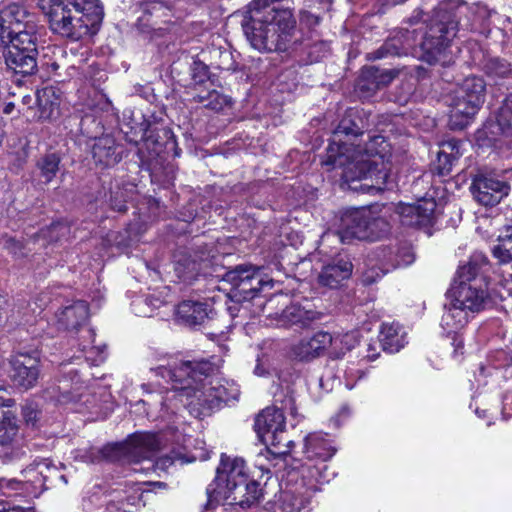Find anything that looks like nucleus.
<instances>
[{
  "instance_id": "obj_29",
  "label": "nucleus",
  "mask_w": 512,
  "mask_h": 512,
  "mask_svg": "<svg viewBox=\"0 0 512 512\" xmlns=\"http://www.w3.org/2000/svg\"><path fill=\"white\" fill-rule=\"evenodd\" d=\"M5 389L0 386V393ZM15 400L12 398H5L0 394V446H7L12 443L18 433V424L15 414L10 410L4 408L12 407Z\"/></svg>"
},
{
  "instance_id": "obj_55",
  "label": "nucleus",
  "mask_w": 512,
  "mask_h": 512,
  "mask_svg": "<svg viewBox=\"0 0 512 512\" xmlns=\"http://www.w3.org/2000/svg\"><path fill=\"white\" fill-rule=\"evenodd\" d=\"M216 495H214L212 498H211V501H210V497L208 496V500H207V503L204 507V511L203 512H212V508L215 507V505L219 502V500L222 499V497H215Z\"/></svg>"
},
{
  "instance_id": "obj_60",
  "label": "nucleus",
  "mask_w": 512,
  "mask_h": 512,
  "mask_svg": "<svg viewBox=\"0 0 512 512\" xmlns=\"http://www.w3.org/2000/svg\"><path fill=\"white\" fill-rule=\"evenodd\" d=\"M58 481H62L64 484H67V478L64 474L60 473V477L58 478Z\"/></svg>"
},
{
  "instance_id": "obj_4",
  "label": "nucleus",
  "mask_w": 512,
  "mask_h": 512,
  "mask_svg": "<svg viewBox=\"0 0 512 512\" xmlns=\"http://www.w3.org/2000/svg\"><path fill=\"white\" fill-rule=\"evenodd\" d=\"M487 265V257L476 252L458 268L441 318V326L448 334L461 330L475 314L492 305L488 284L482 275Z\"/></svg>"
},
{
  "instance_id": "obj_1",
  "label": "nucleus",
  "mask_w": 512,
  "mask_h": 512,
  "mask_svg": "<svg viewBox=\"0 0 512 512\" xmlns=\"http://www.w3.org/2000/svg\"><path fill=\"white\" fill-rule=\"evenodd\" d=\"M359 122L361 120L352 110L340 120L322 161L323 165L341 168L344 183L354 190L357 187L351 185L353 182L376 179L378 183V180L386 179L388 170L385 156L389 145L385 138L381 135L369 136L365 146L360 147L355 142L363 134Z\"/></svg>"
},
{
  "instance_id": "obj_37",
  "label": "nucleus",
  "mask_w": 512,
  "mask_h": 512,
  "mask_svg": "<svg viewBox=\"0 0 512 512\" xmlns=\"http://www.w3.org/2000/svg\"><path fill=\"white\" fill-rule=\"evenodd\" d=\"M43 466H45V459L37 458L21 471L23 480L33 487L35 494L46 490Z\"/></svg>"
},
{
  "instance_id": "obj_21",
  "label": "nucleus",
  "mask_w": 512,
  "mask_h": 512,
  "mask_svg": "<svg viewBox=\"0 0 512 512\" xmlns=\"http://www.w3.org/2000/svg\"><path fill=\"white\" fill-rule=\"evenodd\" d=\"M400 73L399 69H379L375 66L362 70L357 89L363 97L372 96L377 90L389 85Z\"/></svg>"
},
{
  "instance_id": "obj_22",
  "label": "nucleus",
  "mask_w": 512,
  "mask_h": 512,
  "mask_svg": "<svg viewBox=\"0 0 512 512\" xmlns=\"http://www.w3.org/2000/svg\"><path fill=\"white\" fill-rule=\"evenodd\" d=\"M353 264L347 255H339L324 265L318 275L320 285L335 289L352 275Z\"/></svg>"
},
{
  "instance_id": "obj_40",
  "label": "nucleus",
  "mask_w": 512,
  "mask_h": 512,
  "mask_svg": "<svg viewBox=\"0 0 512 512\" xmlns=\"http://www.w3.org/2000/svg\"><path fill=\"white\" fill-rule=\"evenodd\" d=\"M462 97H467L470 100L478 99L479 102L484 103L485 97V83L481 77L471 76L467 77L461 86L456 91Z\"/></svg>"
},
{
  "instance_id": "obj_49",
  "label": "nucleus",
  "mask_w": 512,
  "mask_h": 512,
  "mask_svg": "<svg viewBox=\"0 0 512 512\" xmlns=\"http://www.w3.org/2000/svg\"><path fill=\"white\" fill-rule=\"evenodd\" d=\"M44 469V482L46 483V490L53 486L58 482V478L60 477V470L58 467L53 465L51 461L45 459V466L42 467Z\"/></svg>"
},
{
  "instance_id": "obj_45",
  "label": "nucleus",
  "mask_w": 512,
  "mask_h": 512,
  "mask_svg": "<svg viewBox=\"0 0 512 512\" xmlns=\"http://www.w3.org/2000/svg\"><path fill=\"white\" fill-rule=\"evenodd\" d=\"M1 243L3 249L16 260L25 258L28 255L25 244L21 239L5 234L1 238Z\"/></svg>"
},
{
  "instance_id": "obj_42",
  "label": "nucleus",
  "mask_w": 512,
  "mask_h": 512,
  "mask_svg": "<svg viewBox=\"0 0 512 512\" xmlns=\"http://www.w3.org/2000/svg\"><path fill=\"white\" fill-rule=\"evenodd\" d=\"M160 298L155 294L138 298L132 302V308L136 315L141 317H153L158 314Z\"/></svg>"
},
{
  "instance_id": "obj_64",
  "label": "nucleus",
  "mask_w": 512,
  "mask_h": 512,
  "mask_svg": "<svg viewBox=\"0 0 512 512\" xmlns=\"http://www.w3.org/2000/svg\"><path fill=\"white\" fill-rule=\"evenodd\" d=\"M375 354H368L367 357L370 358V359H374L375 358Z\"/></svg>"
},
{
  "instance_id": "obj_48",
  "label": "nucleus",
  "mask_w": 512,
  "mask_h": 512,
  "mask_svg": "<svg viewBox=\"0 0 512 512\" xmlns=\"http://www.w3.org/2000/svg\"><path fill=\"white\" fill-rule=\"evenodd\" d=\"M165 139V143L162 145V154L167 156L177 157L179 156V148L175 140V136L170 129H162V140Z\"/></svg>"
},
{
  "instance_id": "obj_56",
  "label": "nucleus",
  "mask_w": 512,
  "mask_h": 512,
  "mask_svg": "<svg viewBox=\"0 0 512 512\" xmlns=\"http://www.w3.org/2000/svg\"><path fill=\"white\" fill-rule=\"evenodd\" d=\"M85 348H86V347L84 346V347L80 350V354H79V355H73V356L69 357V358L67 359V361H68L69 363H73L74 361H81L82 359H84L85 357H84V355H83V352H84Z\"/></svg>"
},
{
  "instance_id": "obj_39",
  "label": "nucleus",
  "mask_w": 512,
  "mask_h": 512,
  "mask_svg": "<svg viewBox=\"0 0 512 512\" xmlns=\"http://www.w3.org/2000/svg\"><path fill=\"white\" fill-rule=\"evenodd\" d=\"M36 101L40 119H51L54 117L55 112L58 111L59 101L55 97L52 89L45 88L41 91H37Z\"/></svg>"
},
{
  "instance_id": "obj_51",
  "label": "nucleus",
  "mask_w": 512,
  "mask_h": 512,
  "mask_svg": "<svg viewBox=\"0 0 512 512\" xmlns=\"http://www.w3.org/2000/svg\"><path fill=\"white\" fill-rule=\"evenodd\" d=\"M320 18L308 11L300 12V23L307 26L308 28L315 27L319 24Z\"/></svg>"
},
{
  "instance_id": "obj_35",
  "label": "nucleus",
  "mask_w": 512,
  "mask_h": 512,
  "mask_svg": "<svg viewBox=\"0 0 512 512\" xmlns=\"http://www.w3.org/2000/svg\"><path fill=\"white\" fill-rule=\"evenodd\" d=\"M231 495L228 500L230 504L249 507L259 501L262 496V490L256 481L247 480L244 484L240 485L235 492H232Z\"/></svg>"
},
{
  "instance_id": "obj_47",
  "label": "nucleus",
  "mask_w": 512,
  "mask_h": 512,
  "mask_svg": "<svg viewBox=\"0 0 512 512\" xmlns=\"http://www.w3.org/2000/svg\"><path fill=\"white\" fill-rule=\"evenodd\" d=\"M41 411L35 403H26L22 406V417L25 424L31 428H37L40 420Z\"/></svg>"
},
{
  "instance_id": "obj_5",
  "label": "nucleus",
  "mask_w": 512,
  "mask_h": 512,
  "mask_svg": "<svg viewBox=\"0 0 512 512\" xmlns=\"http://www.w3.org/2000/svg\"><path fill=\"white\" fill-rule=\"evenodd\" d=\"M241 26L250 45L259 52H284L296 34L292 9L276 5L273 0H253Z\"/></svg>"
},
{
  "instance_id": "obj_3",
  "label": "nucleus",
  "mask_w": 512,
  "mask_h": 512,
  "mask_svg": "<svg viewBox=\"0 0 512 512\" xmlns=\"http://www.w3.org/2000/svg\"><path fill=\"white\" fill-rule=\"evenodd\" d=\"M214 370L210 361L201 359L180 361L166 371L179 400L196 418L211 415L222 402L236 400L239 396L237 388H229L211 378Z\"/></svg>"
},
{
  "instance_id": "obj_44",
  "label": "nucleus",
  "mask_w": 512,
  "mask_h": 512,
  "mask_svg": "<svg viewBox=\"0 0 512 512\" xmlns=\"http://www.w3.org/2000/svg\"><path fill=\"white\" fill-rule=\"evenodd\" d=\"M132 190L124 187L116 186L110 190L109 207L118 213L124 214L127 212V202L131 198Z\"/></svg>"
},
{
  "instance_id": "obj_26",
  "label": "nucleus",
  "mask_w": 512,
  "mask_h": 512,
  "mask_svg": "<svg viewBox=\"0 0 512 512\" xmlns=\"http://www.w3.org/2000/svg\"><path fill=\"white\" fill-rule=\"evenodd\" d=\"M175 320L183 325L195 327L201 325L206 319L213 317V310L202 302L185 300L176 306Z\"/></svg>"
},
{
  "instance_id": "obj_17",
  "label": "nucleus",
  "mask_w": 512,
  "mask_h": 512,
  "mask_svg": "<svg viewBox=\"0 0 512 512\" xmlns=\"http://www.w3.org/2000/svg\"><path fill=\"white\" fill-rule=\"evenodd\" d=\"M470 190L481 205L495 206L509 194L510 185L493 174L479 173L474 176Z\"/></svg>"
},
{
  "instance_id": "obj_13",
  "label": "nucleus",
  "mask_w": 512,
  "mask_h": 512,
  "mask_svg": "<svg viewBox=\"0 0 512 512\" xmlns=\"http://www.w3.org/2000/svg\"><path fill=\"white\" fill-rule=\"evenodd\" d=\"M223 280L231 284L235 289L234 297H239L238 301L251 300L258 296L260 292L272 289V279H265L262 276L260 268L252 265H238L228 270L223 275Z\"/></svg>"
},
{
  "instance_id": "obj_18",
  "label": "nucleus",
  "mask_w": 512,
  "mask_h": 512,
  "mask_svg": "<svg viewBox=\"0 0 512 512\" xmlns=\"http://www.w3.org/2000/svg\"><path fill=\"white\" fill-rule=\"evenodd\" d=\"M337 340L338 338H334L330 333L320 331L293 344L290 355L296 360L309 362L322 356L329 346L336 344Z\"/></svg>"
},
{
  "instance_id": "obj_12",
  "label": "nucleus",
  "mask_w": 512,
  "mask_h": 512,
  "mask_svg": "<svg viewBox=\"0 0 512 512\" xmlns=\"http://www.w3.org/2000/svg\"><path fill=\"white\" fill-rule=\"evenodd\" d=\"M247 479L245 461L242 458H231L222 454L215 480L207 487V495L210 499L216 495V498L222 497V500L228 501L232 492H235Z\"/></svg>"
},
{
  "instance_id": "obj_36",
  "label": "nucleus",
  "mask_w": 512,
  "mask_h": 512,
  "mask_svg": "<svg viewBox=\"0 0 512 512\" xmlns=\"http://www.w3.org/2000/svg\"><path fill=\"white\" fill-rule=\"evenodd\" d=\"M139 224L129 223L123 230L111 232L107 235L108 242L117 249L124 251L130 248L135 242L139 241Z\"/></svg>"
},
{
  "instance_id": "obj_15",
  "label": "nucleus",
  "mask_w": 512,
  "mask_h": 512,
  "mask_svg": "<svg viewBox=\"0 0 512 512\" xmlns=\"http://www.w3.org/2000/svg\"><path fill=\"white\" fill-rule=\"evenodd\" d=\"M169 421L165 427H162V469H166L171 465H183L188 462L185 459V435L179 431L177 424L178 417L175 412L166 413Z\"/></svg>"
},
{
  "instance_id": "obj_31",
  "label": "nucleus",
  "mask_w": 512,
  "mask_h": 512,
  "mask_svg": "<svg viewBox=\"0 0 512 512\" xmlns=\"http://www.w3.org/2000/svg\"><path fill=\"white\" fill-rule=\"evenodd\" d=\"M461 141L450 139L442 143L441 150L437 153L434 163V171L439 176H447L451 173L454 163L461 156Z\"/></svg>"
},
{
  "instance_id": "obj_33",
  "label": "nucleus",
  "mask_w": 512,
  "mask_h": 512,
  "mask_svg": "<svg viewBox=\"0 0 512 512\" xmlns=\"http://www.w3.org/2000/svg\"><path fill=\"white\" fill-rule=\"evenodd\" d=\"M365 213L367 218H370L368 222V240L375 241L389 233L390 224L387 220V211L384 206L374 205L365 208Z\"/></svg>"
},
{
  "instance_id": "obj_20",
  "label": "nucleus",
  "mask_w": 512,
  "mask_h": 512,
  "mask_svg": "<svg viewBox=\"0 0 512 512\" xmlns=\"http://www.w3.org/2000/svg\"><path fill=\"white\" fill-rule=\"evenodd\" d=\"M91 154L97 166L109 168L122 160L124 147L113 136L106 134L93 139Z\"/></svg>"
},
{
  "instance_id": "obj_62",
  "label": "nucleus",
  "mask_w": 512,
  "mask_h": 512,
  "mask_svg": "<svg viewBox=\"0 0 512 512\" xmlns=\"http://www.w3.org/2000/svg\"><path fill=\"white\" fill-rule=\"evenodd\" d=\"M228 309H229V311H230V314H231L232 316H234V315H235V311H236V307H229Z\"/></svg>"
},
{
  "instance_id": "obj_57",
  "label": "nucleus",
  "mask_w": 512,
  "mask_h": 512,
  "mask_svg": "<svg viewBox=\"0 0 512 512\" xmlns=\"http://www.w3.org/2000/svg\"><path fill=\"white\" fill-rule=\"evenodd\" d=\"M15 108V105L13 102H8L5 104L4 108H3V113L6 114V115H9L12 113V111L14 110Z\"/></svg>"
},
{
  "instance_id": "obj_38",
  "label": "nucleus",
  "mask_w": 512,
  "mask_h": 512,
  "mask_svg": "<svg viewBox=\"0 0 512 512\" xmlns=\"http://www.w3.org/2000/svg\"><path fill=\"white\" fill-rule=\"evenodd\" d=\"M498 243L493 247L492 254L501 264L512 262V226H506L500 232Z\"/></svg>"
},
{
  "instance_id": "obj_43",
  "label": "nucleus",
  "mask_w": 512,
  "mask_h": 512,
  "mask_svg": "<svg viewBox=\"0 0 512 512\" xmlns=\"http://www.w3.org/2000/svg\"><path fill=\"white\" fill-rule=\"evenodd\" d=\"M40 234L48 242H58L70 234V225L65 220L53 221L49 226L41 229Z\"/></svg>"
},
{
  "instance_id": "obj_30",
  "label": "nucleus",
  "mask_w": 512,
  "mask_h": 512,
  "mask_svg": "<svg viewBox=\"0 0 512 512\" xmlns=\"http://www.w3.org/2000/svg\"><path fill=\"white\" fill-rule=\"evenodd\" d=\"M61 154L57 151H47L39 156L35 163V176L41 184L51 183L60 171Z\"/></svg>"
},
{
  "instance_id": "obj_8",
  "label": "nucleus",
  "mask_w": 512,
  "mask_h": 512,
  "mask_svg": "<svg viewBox=\"0 0 512 512\" xmlns=\"http://www.w3.org/2000/svg\"><path fill=\"white\" fill-rule=\"evenodd\" d=\"M336 452L332 441L324 433H312L305 438V453L307 458L319 459V465H306L302 468L303 486L294 491L285 492L284 503L287 512H299L305 508L312 495L318 491L317 483L328 482L326 475L327 465L324 463L331 459Z\"/></svg>"
},
{
  "instance_id": "obj_25",
  "label": "nucleus",
  "mask_w": 512,
  "mask_h": 512,
  "mask_svg": "<svg viewBox=\"0 0 512 512\" xmlns=\"http://www.w3.org/2000/svg\"><path fill=\"white\" fill-rule=\"evenodd\" d=\"M436 201L424 198L416 203L407 204L400 208L401 221L408 226H424L431 223L436 209Z\"/></svg>"
},
{
  "instance_id": "obj_46",
  "label": "nucleus",
  "mask_w": 512,
  "mask_h": 512,
  "mask_svg": "<svg viewBox=\"0 0 512 512\" xmlns=\"http://www.w3.org/2000/svg\"><path fill=\"white\" fill-rule=\"evenodd\" d=\"M486 74L491 78H505L510 72V64L499 58H491L484 64Z\"/></svg>"
},
{
  "instance_id": "obj_23",
  "label": "nucleus",
  "mask_w": 512,
  "mask_h": 512,
  "mask_svg": "<svg viewBox=\"0 0 512 512\" xmlns=\"http://www.w3.org/2000/svg\"><path fill=\"white\" fill-rule=\"evenodd\" d=\"M487 129L495 141L512 149V93L505 98L495 120L489 123Z\"/></svg>"
},
{
  "instance_id": "obj_24",
  "label": "nucleus",
  "mask_w": 512,
  "mask_h": 512,
  "mask_svg": "<svg viewBox=\"0 0 512 512\" xmlns=\"http://www.w3.org/2000/svg\"><path fill=\"white\" fill-rule=\"evenodd\" d=\"M365 208L346 212L341 218L340 238L343 242L352 239L368 240V222Z\"/></svg>"
},
{
  "instance_id": "obj_16",
  "label": "nucleus",
  "mask_w": 512,
  "mask_h": 512,
  "mask_svg": "<svg viewBox=\"0 0 512 512\" xmlns=\"http://www.w3.org/2000/svg\"><path fill=\"white\" fill-rule=\"evenodd\" d=\"M376 258L380 262V266L378 268L373 267L363 273V283L365 285L375 283L393 269L410 265L414 261V253L406 246L397 249L382 248L376 253Z\"/></svg>"
},
{
  "instance_id": "obj_53",
  "label": "nucleus",
  "mask_w": 512,
  "mask_h": 512,
  "mask_svg": "<svg viewBox=\"0 0 512 512\" xmlns=\"http://www.w3.org/2000/svg\"><path fill=\"white\" fill-rule=\"evenodd\" d=\"M146 148L149 150L150 155L153 154L157 157L160 152L158 151V141L157 139H153L152 136H149L145 139Z\"/></svg>"
},
{
  "instance_id": "obj_10",
  "label": "nucleus",
  "mask_w": 512,
  "mask_h": 512,
  "mask_svg": "<svg viewBox=\"0 0 512 512\" xmlns=\"http://www.w3.org/2000/svg\"><path fill=\"white\" fill-rule=\"evenodd\" d=\"M160 436L157 432H135L123 442L114 443L105 448V456L111 460L140 462L151 460L158 464L160 460Z\"/></svg>"
},
{
  "instance_id": "obj_2",
  "label": "nucleus",
  "mask_w": 512,
  "mask_h": 512,
  "mask_svg": "<svg viewBox=\"0 0 512 512\" xmlns=\"http://www.w3.org/2000/svg\"><path fill=\"white\" fill-rule=\"evenodd\" d=\"M457 30L458 20L454 10L440 6L434 11L428 27L424 29L422 24L413 30H401L370 55L372 59L411 55L429 64L445 63L446 50Z\"/></svg>"
},
{
  "instance_id": "obj_19",
  "label": "nucleus",
  "mask_w": 512,
  "mask_h": 512,
  "mask_svg": "<svg viewBox=\"0 0 512 512\" xmlns=\"http://www.w3.org/2000/svg\"><path fill=\"white\" fill-rule=\"evenodd\" d=\"M321 317L322 313L315 311L311 304L293 303L278 315L276 325L286 329H307Z\"/></svg>"
},
{
  "instance_id": "obj_14",
  "label": "nucleus",
  "mask_w": 512,
  "mask_h": 512,
  "mask_svg": "<svg viewBox=\"0 0 512 512\" xmlns=\"http://www.w3.org/2000/svg\"><path fill=\"white\" fill-rule=\"evenodd\" d=\"M480 375L494 377L496 380L502 378L507 382L508 387L502 396V413L512 416V351L499 349L491 352L487 366L480 367Z\"/></svg>"
},
{
  "instance_id": "obj_50",
  "label": "nucleus",
  "mask_w": 512,
  "mask_h": 512,
  "mask_svg": "<svg viewBox=\"0 0 512 512\" xmlns=\"http://www.w3.org/2000/svg\"><path fill=\"white\" fill-rule=\"evenodd\" d=\"M208 67L201 62H194L192 67V78L195 83H204L208 78Z\"/></svg>"
},
{
  "instance_id": "obj_28",
  "label": "nucleus",
  "mask_w": 512,
  "mask_h": 512,
  "mask_svg": "<svg viewBox=\"0 0 512 512\" xmlns=\"http://www.w3.org/2000/svg\"><path fill=\"white\" fill-rule=\"evenodd\" d=\"M483 103L479 102L477 98L470 100L467 97H462L455 94L451 104L450 110V123L453 128L463 129L466 127L471 118L478 112Z\"/></svg>"
},
{
  "instance_id": "obj_32",
  "label": "nucleus",
  "mask_w": 512,
  "mask_h": 512,
  "mask_svg": "<svg viewBox=\"0 0 512 512\" xmlns=\"http://www.w3.org/2000/svg\"><path fill=\"white\" fill-rule=\"evenodd\" d=\"M140 12L141 14L137 19V27L141 33L148 34L153 39L158 31L160 3L158 1H147L141 4Z\"/></svg>"
},
{
  "instance_id": "obj_63",
  "label": "nucleus",
  "mask_w": 512,
  "mask_h": 512,
  "mask_svg": "<svg viewBox=\"0 0 512 512\" xmlns=\"http://www.w3.org/2000/svg\"><path fill=\"white\" fill-rule=\"evenodd\" d=\"M3 136H4V132H3V130L0 128V145L2 144Z\"/></svg>"
},
{
  "instance_id": "obj_9",
  "label": "nucleus",
  "mask_w": 512,
  "mask_h": 512,
  "mask_svg": "<svg viewBox=\"0 0 512 512\" xmlns=\"http://www.w3.org/2000/svg\"><path fill=\"white\" fill-rule=\"evenodd\" d=\"M274 405L263 409L256 417L254 428L260 441L278 449V453L288 452L287 447L291 441H286L285 413L296 414L295 398L289 389L277 391L274 394Z\"/></svg>"
},
{
  "instance_id": "obj_27",
  "label": "nucleus",
  "mask_w": 512,
  "mask_h": 512,
  "mask_svg": "<svg viewBox=\"0 0 512 512\" xmlns=\"http://www.w3.org/2000/svg\"><path fill=\"white\" fill-rule=\"evenodd\" d=\"M88 313L86 301H73L56 313L59 328L67 331L78 330L88 319Z\"/></svg>"
},
{
  "instance_id": "obj_54",
  "label": "nucleus",
  "mask_w": 512,
  "mask_h": 512,
  "mask_svg": "<svg viewBox=\"0 0 512 512\" xmlns=\"http://www.w3.org/2000/svg\"><path fill=\"white\" fill-rule=\"evenodd\" d=\"M452 345L454 346V357L461 356L463 354V340L459 337H454Z\"/></svg>"
},
{
  "instance_id": "obj_7",
  "label": "nucleus",
  "mask_w": 512,
  "mask_h": 512,
  "mask_svg": "<svg viewBox=\"0 0 512 512\" xmlns=\"http://www.w3.org/2000/svg\"><path fill=\"white\" fill-rule=\"evenodd\" d=\"M50 29L72 41L96 35L104 9L99 0H39Z\"/></svg>"
},
{
  "instance_id": "obj_61",
  "label": "nucleus",
  "mask_w": 512,
  "mask_h": 512,
  "mask_svg": "<svg viewBox=\"0 0 512 512\" xmlns=\"http://www.w3.org/2000/svg\"><path fill=\"white\" fill-rule=\"evenodd\" d=\"M255 373L259 376H262L263 375V371L261 370V368L259 366H257L255 368Z\"/></svg>"
},
{
  "instance_id": "obj_34",
  "label": "nucleus",
  "mask_w": 512,
  "mask_h": 512,
  "mask_svg": "<svg viewBox=\"0 0 512 512\" xmlns=\"http://www.w3.org/2000/svg\"><path fill=\"white\" fill-rule=\"evenodd\" d=\"M379 341L384 351L396 353L406 343L405 333L398 324L384 323L380 330Z\"/></svg>"
},
{
  "instance_id": "obj_11",
  "label": "nucleus",
  "mask_w": 512,
  "mask_h": 512,
  "mask_svg": "<svg viewBox=\"0 0 512 512\" xmlns=\"http://www.w3.org/2000/svg\"><path fill=\"white\" fill-rule=\"evenodd\" d=\"M8 377L20 391L37 386L41 377V355L38 349L20 348L9 358Z\"/></svg>"
},
{
  "instance_id": "obj_52",
  "label": "nucleus",
  "mask_w": 512,
  "mask_h": 512,
  "mask_svg": "<svg viewBox=\"0 0 512 512\" xmlns=\"http://www.w3.org/2000/svg\"><path fill=\"white\" fill-rule=\"evenodd\" d=\"M0 512H35L33 508H23L20 506L10 507L5 502H0Z\"/></svg>"
},
{
  "instance_id": "obj_58",
  "label": "nucleus",
  "mask_w": 512,
  "mask_h": 512,
  "mask_svg": "<svg viewBox=\"0 0 512 512\" xmlns=\"http://www.w3.org/2000/svg\"><path fill=\"white\" fill-rule=\"evenodd\" d=\"M150 178L153 184H158V175L156 172L153 171V169H151L150 171Z\"/></svg>"
},
{
  "instance_id": "obj_59",
  "label": "nucleus",
  "mask_w": 512,
  "mask_h": 512,
  "mask_svg": "<svg viewBox=\"0 0 512 512\" xmlns=\"http://www.w3.org/2000/svg\"><path fill=\"white\" fill-rule=\"evenodd\" d=\"M405 0H385L387 5H397L403 3Z\"/></svg>"
},
{
  "instance_id": "obj_6",
  "label": "nucleus",
  "mask_w": 512,
  "mask_h": 512,
  "mask_svg": "<svg viewBox=\"0 0 512 512\" xmlns=\"http://www.w3.org/2000/svg\"><path fill=\"white\" fill-rule=\"evenodd\" d=\"M25 11L9 6L0 11V46L7 70L22 77L38 71V36L36 25L24 21Z\"/></svg>"
},
{
  "instance_id": "obj_41",
  "label": "nucleus",
  "mask_w": 512,
  "mask_h": 512,
  "mask_svg": "<svg viewBox=\"0 0 512 512\" xmlns=\"http://www.w3.org/2000/svg\"><path fill=\"white\" fill-rule=\"evenodd\" d=\"M194 101L202 104L205 108L217 112L232 105L230 97L223 95L216 90L209 91L206 94H197L194 96Z\"/></svg>"
}]
</instances>
